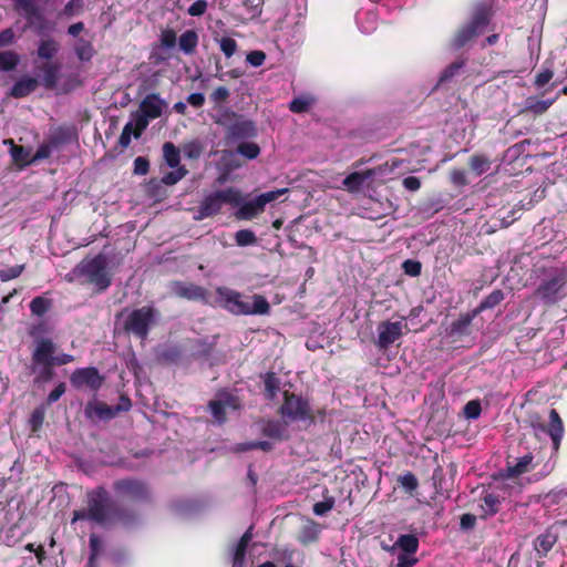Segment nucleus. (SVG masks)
I'll list each match as a JSON object with an SVG mask.
<instances>
[{"instance_id":"ea45409f","label":"nucleus","mask_w":567,"mask_h":567,"mask_svg":"<svg viewBox=\"0 0 567 567\" xmlns=\"http://www.w3.org/2000/svg\"><path fill=\"white\" fill-rule=\"evenodd\" d=\"M264 0H243L246 14L240 19L241 21L252 20L261 14Z\"/></svg>"},{"instance_id":"4d7b16f0","label":"nucleus","mask_w":567,"mask_h":567,"mask_svg":"<svg viewBox=\"0 0 567 567\" xmlns=\"http://www.w3.org/2000/svg\"><path fill=\"white\" fill-rule=\"evenodd\" d=\"M398 482L408 493L414 492L419 486L417 478L412 472L399 476Z\"/></svg>"},{"instance_id":"3c124183","label":"nucleus","mask_w":567,"mask_h":567,"mask_svg":"<svg viewBox=\"0 0 567 567\" xmlns=\"http://www.w3.org/2000/svg\"><path fill=\"white\" fill-rule=\"evenodd\" d=\"M208 408H209V411H210L214 420L217 423L223 424V423L226 422V420H227L226 410H225L224 404H223L221 401H219V400H212L208 403Z\"/></svg>"},{"instance_id":"79ce46f5","label":"nucleus","mask_w":567,"mask_h":567,"mask_svg":"<svg viewBox=\"0 0 567 567\" xmlns=\"http://www.w3.org/2000/svg\"><path fill=\"white\" fill-rule=\"evenodd\" d=\"M274 445L272 443L268 441H251V442H244L236 445L235 451L236 452H248L251 450H261L264 452H270L272 451Z\"/></svg>"},{"instance_id":"09e8293b","label":"nucleus","mask_w":567,"mask_h":567,"mask_svg":"<svg viewBox=\"0 0 567 567\" xmlns=\"http://www.w3.org/2000/svg\"><path fill=\"white\" fill-rule=\"evenodd\" d=\"M279 391V380L275 373L269 372L265 378V395L268 400H274Z\"/></svg>"},{"instance_id":"052dcab7","label":"nucleus","mask_w":567,"mask_h":567,"mask_svg":"<svg viewBox=\"0 0 567 567\" xmlns=\"http://www.w3.org/2000/svg\"><path fill=\"white\" fill-rule=\"evenodd\" d=\"M482 406L478 400L468 401L463 409L466 419L475 420L481 415Z\"/></svg>"},{"instance_id":"c85d7f7f","label":"nucleus","mask_w":567,"mask_h":567,"mask_svg":"<svg viewBox=\"0 0 567 567\" xmlns=\"http://www.w3.org/2000/svg\"><path fill=\"white\" fill-rule=\"evenodd\" d=\"M75 136L73 128L66 126H60L48 138V142L55 148L59 150L62 145L70 143Z\"/></svg>"},{"instance_id":"b1692460","label":"nucleus","mask_w":567,"mask_h":567,"mask_svg":"<svg viewBox=\"0 0 567 567\" xmlns=\"http://www.w3.org/2000/svg\"><path fill=\"white\" fill-rule=\"evenodd\" d=\"M38 80L31 76H22L10 90V95L21 99L31 94L38 87Z\"/></svg>"},{"instance_id":"4468645a","label":"nucleus","mask_w":567,"mask_h":567,"mask_svg":"<svg viewBox=\"0 0 567 567\" xmlns=\"http://www.w3.org/2000/svg\"><path fill=\"white\" fill-rule=\"evenodd\" d=\"M256 133L255 123L240 116L226 133V138L229 142H239L256 136Z\"/></svg>"},{"instance_id":"412c9836","label":"nucleus","mask_w":567,"mask_h":567,"mask_svg":"<svg viewBox=\"0 0 567 567\" xmlns=\"http://www.w3.org/2000/svg\"><path fill=\"white\" fill-rule=\"evenodd\" d=\"M238 207L235 216L239 220H250L265 210L257 196L246 203L240 202Z\"/></svg>"},{"instance_id":"20e7f679","label":"nucleus","mask_w":567,"mask_h":567,"mask_svg":"<svg viewBox=\"0 0 567 567\" xmlns=\"http://www.w3.org/2000/svg\"><path fill=\"white\" fill-rule=\"evenodd\" d=\"M240 202H243L241 194L234 187L207 193L200 200L195 212L194 219L196 221H200L213 217L221 212L224 205L230 204L233 206H238Z\"/></svg>"},{"instance_id":"603ef678","label":"nucleus","mask_w":567,"mask_h":567,"mask_svg":"<svg viewBox=\"0 0 567 567\" xmlns=\"http://www.w3.org/2000/svg\"><path fill=\"white\" fill-rule=\"evenodd\" d=\"M50 327L45 321H40L35 324H32L29 329V334L33 339V341H38L44 338H48L47 336L50 334Z\"/></svg>"},{"instance_id":"cd10ccee","label":"nucleus","mask_w":567,"mask_h":567,"mask_svg":"<svg viewBox=\"0 0 567 567\" xmlns=\"http://www.w3.org/2000/svg\"><path fill=\"white\" fill-rule=\"evenodd\" d=\"M478 313H475V309L471 312L461 315L456 320H454L450 326V334L451 336H464L468 333L470 326L475 317Z\"/></svg>"},{"instance_id":"de8ad7c7","label":"nucleus","mask_w":567,"mask_h":567,"mask_svg":"<svg viewBox=\"0 0 567 567\" xmlns=\"http://www.w3.org/2000/svg\"><path fill=\"white\" fill-rule=\"evenodd\" d=\"M51 308V301L44 297L38 296L30 302V310L32 315L41 317L45 315Z\"/></svg>"},{"instance_id":"680f3d73","label":"nucleus","mask_w":567,"mask_h":567,"mask_svg":"<svg viewBox=\"0 0 567 567\" xmlns=\"http://www.w3.org/2000/svg\"><path fill=\"white\" fill-rule=\"evenodd\" d=\"M23 270L24 265H16L12 267L0 269V280L4 282L18 278Z\"/></svg>"},{"instance_id":"c9c22d12","label":"nucleus","mask_w":567,"mask_h":567,"mask_svg":"<svg viewBox=\"0 0 567 567\" xmlns=\"http://www.w3.org/2000/svg\"><path fill=\"white\" fill-rule=\"evenodd\" d=\"M394 546L399 547L405 554H415L419 549V539L413 534L400 535Z\"/></svg>"},{"instance_id":"6ab92c4d","label":"nucleus","mask_w":567,"mask_h":567,"mask_svg":"<svg viewBox=\"0 0 567 567\" xmlns=\"http://www.w3.org/2000/svg\"><path fill=\"white\" fill-rule=\"evenodd\" d=\"M558 540V534L553 528H547L534 540V548L539 557H546Z\"/></svg>"},{"instance_id":"58836bf2","label":"nucleus","mask_w":567,"mask_h":567,"mask_svg":"<svg viewBox=\"0 0 567 567\" xmlns=\"http://www.w3.org/2000/svg\"><path fill=\"white\" fill-rule=\"evenodd\" d=\"M316 100L310 95H300L295 97L289 103V110L293 113H305L307 112Z\"/></svg>"},{"instance_id":"774afa93","label":"nucleus","mask_w":567,"mask_h":567,"mask_svg":"<svg viewBox=\"0 0 567 567\" xmlns=\"http://www.w3.org/2000/svg\"><path fill=\"white\" fill-rule=\"evenodd\" d=\"M203 147L199 142H190L183 148L184 156L189 159H197L202 154Z\"/></svg>"},{"instance_id":"2f4dec72","label":"nucleus","mask_w":567,"mask_h":567,"mask_svg":"<svg viewBox=\"0 0 567 567\" xmlns=\"http://www.w3.org/2000/svg\"><path fill=\"white\" fill-rule=\"evenodd\" d=\"M198 34L195 30H186L178 39L179 50L185 54H193L198 44Z\"/></svg>"},{"instance_id":"c03bdc74","label":"nucleus","mask_w":567,"mask_h":567,"mask_svg":"<svg viewBox=\"0 0 567 567\" xmlns=\"http://www.w3.org/2000/svg\"><path fill=\"white\" fill-rule=\"evenodd\" d=\"M334 497L328 495V489L326 488L323 493V501L317 502L312 507L313 514L317 516H324L334 507Z\"/></svg>"},{"instance_id":"dca6fc26","label":"nucleus","mask_w":567,"mask_h":567,"mask_svg":"<svg viewBox=\"0 0 567 567\" xmlns=\"http://www.w3.org/2000/svg\"><path fill=\"white\" fill-rule=\"evenodd\" d=\"M173 289L175 295L181 298L207 301V290L195 284L175 282Z\"/></svg>"},{"instance_id":"864d4df0","label":"nucleus","mask_w":567,"mask_h":567,"mask_svg":"<svg viewBox=\"0 0 567 567\" xmlns=\"http://www.w3.org/2000/svg\"><path fill=\"white\" fill-rule=\"evenodd\" d=\"M463 65H464L463 61L452 62L440 74L439 83L442 84V83H446V82L451 81L455 76V74H457L458 71L463 68Z\"/></svg>"},{"instance_id":"0e129e2a","label":"nucleus","mask_w":567,"mask_h":567,"mask_svg":"<svg viewBox=\"0 0 567 567\" xmlns=\"http://www.w3.org/2000/svg\"><path fill=\"white\" fill-rule=\"evenodd\" d=\"M402 269L405 275L417 277L421 275L422 264L415 259H406L402 264Z\"/></svg>"},{"instance_id":"39448f33","label":"nucleus","mask_w":567,"mask_h":567,"mask_svg":"<svg viewBox=\"0 0 567 567\" xmlns=\"http://www.w3.org/2000/svg\"><path fill=\"white\" fill-rule=\"evenodd\" d=\"M109 258L104 254H99L91 259H83L72 270L76 277H84L90 284H93L97 291H105L112 284V276L107 271Z\"/></svg>"},{"instance_id":"6e6d98bb","label":"nucleus","mask_w":567,"mask_h":567,"mask_svg":"<svg viewBox=\"0 0 567 567\" xmlns=\"http://www.w3.org/2000/svg\"><path fill=\"white\" fill-rule=\"evenodd\" d=\"M33 354H53L56 351L55 343L50 338H44L34 342Z\"/></svg>"},{"instance_id":"a878e982","label":"nucleus","mask_w":567,"mask_h":567,"mask_svg":"<svg viewBox=\"0 0 567 567\" xmlns=\"http://www.w3.org/2000/svg\"><path fill=\"white\" fill-rule=\"evenodd\" d=\"M252 538V526H250L239 538L235 548L233 567H243L245 563L248 544Z\"/></svg>"},{"instance_id":"6e6552de","label":"nucleus","mask_w":567,"mask_h":567,"mask_svg":"<svg viewBox=\"0 0 567 567\" xmlns=\"http://www.w3.org/2000/svg\"><path fill=\"white\" fill-rule=\"evenodd\" d=\"M113 489L118 496L126 497L132 502H151V491L147 483L138 478L126 477L116 480L113 483Z\"/></svg>"},{"instance_id":"7ed1b4c3","label":"nucleus","mask_w":567,"mask_h":567,"mask_svg":"<svg viewBox=\"0 0 567 567\" xmlns=\"http://www.w3.org/2000/svg\"><path fill=\"white\" fill-rule=\"evenodd\" d=\"M113 499L103 487H96L87 493V508L73 512L72 522L91 520L99 525H105L110 520Z\"/></svg>"},{"instance_id":"bf43d9fd","label":"nucleus","mask_w":567,"mask_h":567,"mask_svg":"<svg viewBox=\"0 0 567 567\" xmlns=\"http://www.w3.org/2000/svg\"><path fill=\"white\" fill-rule=\"evenodd\" d=\"M133 116H134V121H135V123H133V124L135 125V128H136L134 132V137L140 138L142 135V132L146 130V127L148 126V123L152 118L144 115L140 111H137L135 114H133Z\"/></svg>"},{"instance_id":"e2e57ef3","label":"nucleus","mask_w":567,"mask_h":567,"mask_svg":"<svg viewBox=\"0 0 567 567\" xmlns=\"http://www.w3.org/2000/svg\"><path fill=\"white\" fill-rule=\"evenodd\" d=\"M161 45L164 49L171 50L176 45V33L173 29H165L159 35Z\"/></svg>"},{"instance_id":"338daca9","label":"nucleus","mask_w":567,"mask_h":567,"mask_svg":"<svg viewBox=\"0 0 567 567\" xmlns=\"http://www.w3.org/2000/svg\"><path fill=\"white\" fill-rule=\"evenodd\" d=\"M219 401L223 402L225 410L230 409L234 411L241 409V402L237 395H234L231 393H224L220 395Z\"/></svg>"},{"instance_id":"f704fd0d","label":"nucleus","mask_w":567,"mask_h":567,"mask_svg":"<svg viewBox=\"0 0 567 567\" xmlns=\"http://www.w3.org/2000/svg\"><path fill=\"white\" fill-rule=\"evenodd\" d=\"M504 292L501 289L493 290L488 296H486L478 307L475 308V313H481L484 310L493 309L497 305H499L504 300Z\"/></svg>"},{"instance_id":"1a4fd4ad","label":"nucleus","mask_w":567,"mask_h":567,"mask_svg":"<svg viewBox=\"0 0 567 567\" xmlns=\"http://www.w3.org/2000/svg\"><path fill=\"white\" fill-rule=\"evenodd\" d=\"M155 311L151 307H142L133 310L124 320V329L128 333L144 339L154 323Z\"/></svg>"},{"instance_id":"393cba45","label":"nucleus","mask_w":567,"mask_h":567,"mask_svg":"<svg viewBox=\"0 0 567 567\" xmlns=\"http://www.w3.org/2000/svg\"><path fill=\"white\" fill-rule=\"evenodd\" d=\"M41 70L43 73L42 79H41V84L47 90L55 89L58 85L60 71H61L60 63H58V62L47 63L41 68Z\"/></svg>"},{"instance_id":"4be33fe9","label":"nucleus","mask_w":567,"mask_h":567,"mask_svg":"<svg viewBox=\"0 0 567 567\" xmlns=\"http://www.w3.org/2000/svg\"><path fill=\"white\" fill-rule=\"evenodd\" d=\"M534 456L532 453H526L522 457H518L515 464H511L507 462V477L516 478L527 472H529L533 466Z\"/></svg>"},{"instance_id":"a18cd8bd","label":"nucleus","mask_w":567,"mask_h":567,"mask_svg":"<svg viewBox=\"0 0 567 567\" xmlns=\"http://www.w3.org/2000/svg\"><path fill=\"white\" fill-rule=\"evenodd\" d=\"M235 243L239 247H248L257 244V236L250 229H240L235 234Z\"/></svg>"},{"instance_id":"4c0bfd02","label":"nucleus","mask_w":567,"mask_h":567,"mask_svg":"<svg viewBox=\"0 0 567 567\" xmlns=\"http://www.w3.org/2000/svg\"><path fill=\"white\" fill-rule=\"evenodd\" d=\"M20 55L11 50L0 52V71L9 72L14 70L20 63Z\"/></svg>"},{"instance_id":"72a5a7b5","label":"nucleus","mask_w":567,"mask_h":567,"mask_svg":"<svg viewBox=\"0 0 567 567\" xmlns=\"http://www.w3.org/2000/svg\"><path fill=\"white\" fill-rule=\"evenodd\" d=\"M59 50L60 45L54 39H45L39 43L37 54L40 59L51 60Z\"/></svg>"},{"instance_id":"9d476101","label":"nucleus","mask_w":567,"mask_h":567,"mask_svg":"<svg viewBox=\"0 0 567 567\" xmlns=\"http://www.w3.org/2000/svg\"><path fill=\"white\" fill-rule=\"evenodd\" d=\"M74 357H32L31 372L35 375V383H47L54 377L55 364H66Z\"/></svg>"},{"instance_id":"8fccbe9b","label":"nucleus","mask_w":567,"mask_h":567,"mask_svg":"<svg viewBox=\"0 0 567 567\" xmlns=\"http://www.w3.org/2000/svg\"><path fill=\"white\" fill-rule=\"evenodd\" d=\"M18 10H22L28 17L41 18L35 0H12Z\"/></svg>"},{"instance_id":"69168bd1","label":"nucleus","mask_w":567,"mask_h":567,"mask_svg":"<svg viewBox=\"0 0 567 567\" xmlns=\"http://www.w3.org/2000/svg\"><path fill=\"white\" fill-rule=\"evenodd\" d=\"M219 47L226 58L233 56L237 51V42L228 37H224L219 40Z\"/></svg>"},{"instance_id":"5701e85b","label":"nucleus","mask_w":567,"mask_h":567,"mask_svg":"<svg viewBox=\"0 0 567 567\" xmlns=\"http://www.w3.org/2000/svg\"><path fill=\"white\" fill-rule=\"evenodd\" d=\"M260 432L264 436L282 441L288 439L286 424L278 420L265 421L260 427Z\"/></svg>"},{"instance_id":"423d86ee","label":"nucleus","mask_w":567,"mask_h":567,"mask_svg":"<svg viewBox=\"0 0 567 567\" xmlns=\"http://www.w3.org/2000/svg\"><path fill=\"white\" fill-rule=\"evenodd\" d=\"M489 23V9L486 4L475 7L467 23L462 25L451 40L453 50H460L470 44L473 39L483 34Z\"/></svg>"},{"instance_id":"2eb2a0df","label":"nucleus","mask_w":567,"mask_h":567,"mask_svg":"<svg viewBox=\"0 0 567 567\" xmlns=\"http://www.w3.org/2000/svg\"><path fill=\"white\" fill-rule=\"evenodd\" d=\"M120 410V406H110L102 401L93 400L87 402L84 412L91 420H111Z\"/></svg>"},{"instance_id":"37998d69","label":"nucleus","mask_w":567,"mask_h":567,"mask_svg":"<svg viewBox=\"0 0 567 567\" xmlns=\"http://www.w3.org/2000/svg\"><path fill=\"white\" fill-rule=\"evenodd\" d=\"M75 54L81 61H90L94 55V49L91 42L79 39L74 48Z\"/></svg>"},{"instance_id":"f03ea898","label":"nucleus","mask_w":567,"mask_h":567,"mask_svg":"<svg viewBox=\"0 0 567 567\" xmlns=\"http://www.w3.org/2000/svg\"><path fill=\"white\" fill-rule=\"evenodd\" d=\"M216 292L220 306L236 316L268 315L270 305L261 295L244 296L227 287H218Z\"/></svg>"},{"instance_id":"f8f14e48","label":"nucleus","mask_w":567,"mask_h":567,"mask_svg":"<svg viewBox=\"0 0 567 567\" xmlns=\"http://www.w3.org/2000/svg\"><path fill=\"white\" fill-rule=\"evenodd\" d=\"M70 381L72 386L75 389H82L86 386L93 391H97L102 386L104 378L100 375L96 368L89 367L76 369L71 374Z\"/></svg>"},{"instance_id":"f3484780","label":"nucleus","mask_w":567,"mask_h":567,"mask_svg":"<svg viewBox=\"0 0 567 567\" xmlns=\"http://www.w3.org/2000/svg\"><path fill=\"white\" fill-rule=\"evenodd\" d=\"M166 106L164 100L157 94H147L140 104V112L154 120L162 115L163 109Z\"/></svg>"},{"instance_id":"c756f323","label":"nucleus","mask_w":567,"mask_h":567,"mask_svg":"<svg viewBox=\"0 0 567 567\" xmlns=\"http://www.w3.org/2000/svg\"><path fill=\"white\" fill-rule=\"evenodd\" d=\"M501 501L498 495L493 493H487L482 497V503L480 504L481 514L480 517L482 519H486L495 515L499 511Z\"/></svg>"},{"instance_id":"aec40b11","label":"nucleus","mask_w":567,"mask_h":567,"mask_svg":"<svg viewBox=\"0 0 567 567\" xmlns=\"http://www.w3.org/2000/svg\"><path fill=\"white\" fill-rule=\"evenodd\" d=\"M546 431L553 441L554 450L558 451L564 435V425L559 413L555 409L549 411V424L546 427Z\"/></svg>"},{"instance_id":"f257e3e1","label":"nucleus","mask_w":567,"mask_h":567,"mask_svg":"<svg viewBox=\"0 0 567 567\" xmlns=\"http://www.w3.org/2000/svg\"><path fill=\"white\" fill-rule=\"evenodd\" d=\"M536 287L533 297L540 305L553 307L567 297V269L539 267L535 270Z\"/></svg>"},{"instance_id":"49530a36","label":"nucleus","mask_w":567,"mask_h":567,"mask_svg":"<svg viewBox=\"0 0 567 567\" xmlns=\"http://www.w3.org/2000/svg\"><path fill=\"white\" fill-rule=\"evenodd\" d=\"M4 143H9L10 144V146H11L10 154H11V156H12L14 162H18V163H32L31 159H30V151L29 150H27L23 146L16 145L12 140L4 141Z\"/></svg>"},{"instance_id":"473e14b6","label":"nucleus","mask_w":567,"mask_h":567,"mask_svg":"<svg viewBox=\"0 0 567 567\" xmlns=\"http://www.w3.org/2000/svg\"><path fill=\"white\" fill-rule=\"evenodd\" d=\"M556 97L554 99H546V100H539L534 96H529L525 101V111L532 112L535 115H540L545 113L550 105L555 102Z\"/></svg>"},{"instance_id":"9b49d317","label":"nucleus","mask_w":567,"mask_h":567,"mask_svg":"<svg viewBox=\"0 0 567 567\" xmlns=\"http://www.w3.org/2000/svg\"><path fill=\"white\" fill-rule=\"evenodd\" d=\"M377 331V346L381 350H385L399 340L404 332H410L411 329L406 322L386 320L378 324Z\"/></svg>"},{"instance_id":"0eeeda50","label":"nucleus","mask_w":567,"mask_h":567,"mask_svg":"<svg viewBox=\"0 0 567 567\" xmlns=\"http://www.w3.org/2000/svg\"><path fill=\"white\" fill-rule=\"evenodd\" d=\"M279 413L287 422L308 421L310 424L316 423V415L309 401L289 391L284 392V402L279 408Z\"/></svg>"},{"instance_id":"5fc2aeb1","label":"nucleus","mask_w":567,"mask_h":567,"mask_svg":"<svg viewBox=\"0 0 567 567\" xmlns=\"http://www.w3.org/2000/svg\"><path fill=\"white\" fill-rule=\"evenodd\" d=\"M237 153L248 159H255L260 154V148L256 143L243 142L239 144Z\"/></svg>"},{"instance_id":"7c9ffc66","label":"nucleus","mask_w":567,"mask_h":567,"mask_svg":"<svg viewBox=\"0 0 567 567\" xmlns=\"http://www.w3.org/2000/svg\"><path fill=\"white\" fill-rule=\"evenodd\" d=\"M468 166L471 171L475 174V176H482L487 173L492 167V161L488 156L475 153L471 156Z\"/></svg>"},{"instance_id":"a19ab883","label":"nucleus","mask_w":567,"mask_h":567,"mask_svg":"<svg viewBox=\"0 0 567 567\" xmlns=\"http://www.w3.org/2000/svg\"><path fill=\"white\" fill-rule=\"evenodd\" d=\"M241 115H238L236 112L231 110H223L220 111L216 117L215 122L226 128V133L230 130L231 125L239 120Z\"/></svg>"},{"instance_id":"ddd939ff","label":"nucleus","mask_w":567,"mask_h":567,"mask_svg":"<svg viewBox=\"0 0 567 567\" xmlns=\"http://www.w3.org/2000/svg\"><path fill=\"white\" fill-rule=\"evenodd\" d=\"M379 7L370 2L368 7H362L355 14V21L359 30L364 34L372 33L378 25Z\"/></svg>"},{"instance_id":"bb28decb","label":"nucleus","mask_w":567,"mask_h":567,"mask_svg":"<svg viewBox=\"0 0 567 567\" xmlns=\"http://www.w3.org/2000/svg\"><path fill=\"white\" fill-rule=\"evenodd\" d=\"M373 176H374V172L372 169H368L365 172H354V173L349 174L343 179V185L351 193L359 192L361 189L363 183L367 179L372 178Z\"/></svg>"},{"instance_id":"a211bd4d","label":"nucleus","mask_w":567,"mask_h":567,"mask_svg":"<svg viewBox=\"0 0 567 567\" xmlns=\"http://www.w3.org/2000/svg\"><path fill=\"white\" fill-rule=\"evenodd\" d=\"M137 520V514L134 509L120 506L113 503L107 524H121L123 526H132Z\"/></svg>"},{"instance_id":"e433bc0d","label":"nucleus","mask_w":567,"mask_h":567,"mask_svg":"<svg viewBox=\"0 0 567 567\" xmlns=\"http://www.w3.org/2000/svg\"><path fill=\"white\" fill-rule=\"evenodd\" d=\"M163 156L168 167H182L181 163V152L172 143L166 142L163 145Z\"/></svg>"},{"instance_id":"13d9d810","label":"nucleus","mask_w":567,"mask_h":567,"mask_svg":"<svg viewBox=\"0 0 567 567\" xmlns=\"http://www.w3.org/2000/svg\"><path fill=\"white\" fill-rule=\"evenodd\" d=\"M174 171L172 172H168L167 174H165L162 178V182L165 184V185H175L177 184L182 178H184L187 174V169L182 166V167H175L173 168Z\"/></svg>"}]
</instances>
